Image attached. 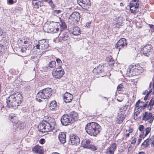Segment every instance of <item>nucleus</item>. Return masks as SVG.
Masks as SVG:
<instances>
[{
	"mask_svg": "<svg viewBox=\"0 0 154 154\" xmlns=\"http://www.w3.org/2000/svg\"><path fill=\"white\" fill-rule=\"evenodd\" d=\"M56 122L54 119H51L48 122L42 121L38 125V130L41 132H45L51 131L54 128Z\"/></svg>",
	"mask_w": 154,
	"mask_h": 154,
	"instance_id": "obj_1",
	"label": "nucleus"
},
{
	"mask_svg": "<svg viewBox=\"0 0 154 154\" xmlns=\"http://www.w3.org/2000/svg\"><path fill=\"white\" fill-rule=\"evenodd\" d=\"M86 132L89 134L94 136H96L101 130L100 125L97 123L91 122L88 123L85 126Z\"/></svg>",
	"mask_w": 154,
	"mask_h": 154,
	"instance_id": "obj_2",
	"label": "nucleus"
},
{
	"mask_svg": "<svg viewBox=\"0 0 154 154\" xmlns=\"http://www.w3.org/2000/svg\"><path fill=\"white\" fill-rule=\"evenodd\" d=\"M52 89L47 88L40 91L37 94L36 100L39 102L42 101V99H44L50 97L51 95Z\"/></svg>",
	"mask_w": 154,
	"mask_h": 154,
	"instance_id": "obj_3",
	"label": "nucleus"
},
{
	"mask_svg": "<svg viewBox=\"0 0 154 154\" xmlns=\"http://www.w3.org/2000/svg\"><path fill=\"white\" fill-rule=\"evenodd\" d=\"M143 68L138 64L130 65L127 71V74L131 76L138 75L142 73Z\"/></svg>",
	"mask_w": 154,
	"mask_h": 154,
	"instance_id": "obj_4",
	"label": "nucleus"
},
{
	"mask_svg": "<svg viewBox=\"0 0 154 154\" xmlns=\"http://www.w3.org/2000/svg\"><path fill=\"white\" fill-rule=\"evenodd\" d=\"M38 43V44H34V46L37 49L42 50V54L50 50L48 40L43 39L39 40Z\"/></svg>",
	"mask_w": 154,
	"mask_h": 154,
	"instance_id": "obj_5",
	"label": "nucleus"
},
{
	"mask_svg": "<svg viewBox=\"0 0 154 154\" xmlns=\"http://www.w3.org/2000/svg\"><path fill=\"white\" fill-rule=\"evenodd\" d=\"M43 29L45 32L48 33H56L59 30L58 26L53 22L45 24Z\"/></svg>",
	"mask_w": 154,
	"mask_h": 154,
	"instance_id": "obj_6",
	"label": "nucleus"
},
{
	"mask_svg": "<svg viewBox=\"0 0 154 154\" xmlns=\"http://www.w3.org/2000/svg\"><path fill=\"white\" fill-rule=\"evenodd\" d=\"M80 15L79 13L77 12H74L71 14L68 18L69 23L74 25L76 24L79 20Z\"/></svg>",
	"mask_w": 154,
	"mask_h": 154,
	"instance_id": "obj_7",
	"label": "nucleus"
},
{
	"mask_svg": "<svg viewBox=\"0 0 154 154\" xmlns=\"http://www.w3.org/2000/svg\"><path fill=\"white\" fill-rule=\"evenodd\" d=\"M64 73L63 69L61 66L55 68L52 71V74L53 77L57 79H60L63 76Z\"/></svg>",
	"mask_w": 154,
	"mask_h": 154,
	"instance_id": "obj_8",
	"label": "nucleus"
},
{
	"mask_svg": "<svg viewBox=\"0 0 154 154\" xmlns=\"http://www.w3.org/2000/svg\"><path fill=\"white\" fill-rule=\"evenodd\" d=\"M81 145L84 148L90 149L93 151H95L97 149L96 147L91 144L89 140H83L82 142Z\"/></svg>",
	"mask_w": 154,
	"mask_h": 154,
	"instance_id": "obj_9",
	"label": "nucleus"
},
{
	"mask_svg": "<svg viewBox=\"0 0 154 154\" xmlns=\"http://www.w3.org/2000/svg\"><path fill=\"white\" fill-rule=\"evenodd\" d=\"M127 43L126 39L122 38L120 39L115 45L116 49H119V51L123 48H125L127 46Z\"/></svg>",
	"mask_w": 154,
	"mask_h": 154,
	"instance_id": "obj_10",
	"label": "nucleus"
},
{
	"mask_svg": "<svg viewBox=\"0 0 154 154\" xmlns=\"http://www.w3.org/2000/svg\"><path fill=\"white\" fill-rule=\"evenodd\" d=\"M152 48V47L151 45H146L141 49V53L146 56L149 57V53Z\"/></svg>",
	"mask_w": 154,
	"mask_h": 154,
	"instance_id": "obj_11",
	"label": "nucleus"
},
{
	"mask_svg": "<svg viewBox=\"0 0 154 154\" xmlns=\"http://www.w3.org/2000/svg\"><path fill=\"white\" fill-rule=\"evenodd\" d=\"M15 97L14 96V94L10 95L7 99V105L9 107H15L17 106V104L15 102Z\"/></svg>",
	"mask_w": 154,
	"mask_h": 154,
	"instance_id": "obj_12",
	"label": "nucleus"
},
{
	"mask_svg": "<svg viewBox=\"0 0 154 154\" xmlns=\"http://www.w3.org/2000/svg\"><path fill=\"white\" fill-rule=\"evenodd\" d=\"M154 119V116H152V114L151 112L147 113L145 112L143 114L142 120L144 121H148V122L152 123Z\"/></svg>",
	"mask_w": 154,
	"mask_h": 154,
	"instance_id": "obj_13",
	"label": "nucleus"
},
{
	"mask_svg": "<svg viewBox=\"0 0 154 154\" xmlns=\"http://www.w3.org/2000/svg\"><path fill=\"white\" fill-rule=\"evenodd\" d=\"M69 141L71 144L76 145L79 143L80 140L78 136L75 134H72L70 135Z\"/></svg>",
	"mask_w": 154,
	"mask_h": 154,
	"instance_id": "obj_14",
	"label": "nucleus"
},
{
	"mask_svg": "<svg viewBox=\"0 0 154 154\" xmlns=\"http://www.w3.org/2000/svg\"><path fill=\"white\" fill-rule=\"evenodd\" d=\"M61 121L62 125H66L69 124L72 122L71 118L69 114L64 115L61 118Z\"/></svg>",
	"mask_w": 154,
	"mask_h": 154,
	"instance_id": "obj_15",
	"label": "nucleus"
},
{
	"mask_svg": "<svg viewBox=\"0 0 154 154\" xmlns=\"http://www.w3.org/2000/svg\"><path fill=\"white\" fill-rule=\"evenodd\" d=\"M77 2L84 9L89 8L91 5V2L89 0H77Z\"/></svg>",
	"mask_w": 154,
	"mask_h": 154,
	"instance_id": "obj_16",
	"label": "nucleus"
},
{
	"mask_svg": "<svg viewBox=\"0 0 154 154\" xmlns=\"http://www.w3.org/2000/svg\"><path fill=\"white\" fill-rule=\"evenodd\" d=\"M14 96L15 97V102L17 104V106H19L22 102L23 98L21 94L20 93H16L14 94Z\"/></svg>",
	"mask_w": 154,
	"mask_h": 154,
	"instance_id": "obj_17",
	"label": "nucleus"
},
{
	"mask_svg": "<svg viewBox=\"0 0 154 154\" xmlns=\"http://www.w3.org/2000/svg\"><path fill=\"white\" fill-rule=\"evenodd\" d=\"M32 151L35 154H43V148L38 145H36L32 149Z\"/></svg>",
	"mask_w": 154,
	"mask_h": 154,
	"instance_id": "obj_18",
	"label": "nucleus"
},
{
	"mask_svg": "<svg viewBox=\"0 0 154 154\" xmlns=\"http://www.w3.org/2000/svg\"><path fill=\"white\" fill-rule=\"evenodd\" d=\"M116 144L114 143L110 146L109 149L107 150L106 154H114L116 149Z\"/></svg>",
	"mask_w": 154,
	"mask_h": 154,
	"instance_id": "obj_19",
	"label": "nucleus"
},
{
	"mask_svg": "<svg viewBox=\"0 0 154 154\" xmlns=\"http://www.w3.org/2000/svg\"><path fill=\"white\" fill-rule=\"evenodd\" d=\"M103 66L99 65L94 69L93 72L95 74H99L101 73L103 71Z\"/></svg>",
	"mask_w": 154,
	"mask_h": 154,
	"instance_id": "obj_20",
	"label": "nucleus"
},
{
	"mask_svg": "<svg viewBox=\"0 0 154 154\" xmlns=\"http://www.w3.org/2000/svg\"><path fill=\"white\" fill-rule=\"evenodd\" d=\"M58 138L60 142L62 143H64L66 141V137L65 133L63 132H60L58 135Z\"/></svg>",
	"mask_w": 154,
	"mask_h": 154,
	"instance_id": "obj_21",
	"label": "nucleus"
},
{
	"mask_svg": "<svg viewBox=\"0 0 154 154\" xmlns=\"http://www.w3.org/2000/svg\"><path fill=\"white\" fill-rule=\"evenodd\" d=\"M73 98L72 95L69 93H66L64 95L63 99L66 103H69L71 101Z\"/></svg>",
	"mask_w": 154,
	"mask_h": 154,
	"instance_id": "obj_22",
	"label": "nucleus"
},
{
	"mask_svg": "<svg viewBox=\"0 0 154 154\" xmlns=\"http://www.w3.org/2000/svg\"><path fill=\"white\" fill-rule=\"evenodd\" d=\"M70 33L74 35H78L81 33L79 27L75 26L73 27L72 29L71 30Z\"/></svg>",
	"mask_w": 154,
	"mask_h": 154,
	"instance_id": "obj_23",
	"label": "nucleus"
},
{
	"mask_svg": "<svg viewBox=\"0 0 154 154\" xmlns=\"http://www.w3.org/2000/svg\"><path fill=\"white\" fill-rule=\"evenodd\" d=\"M32 4L33 5L34 8H38L39 7L43 6V2L39 1L33 0L32 2Z\"/></svg>",
	"mask_w": 154,
	"mask_h": 154,
	"instance_id": "obj_24",
	"label": "nucleus"
},
{
	"mask_svg": "<svg viewBox=\"0 0 154 154\" xmlns=\"http://www.w3.org/2000/svg\"><path fill=\"white\" fill-rule=\"evenodd\" d=\"M69 115L71 118L72 121L76 120L78 118V114L74 111L71 112Z\"/></svg>",
	"mask_w": 154,
	"mask_h": 154,
	"instance_id": "obj_25",
	"label": "nucleus"
},
{
	"mask_svg": "<svg viewBox=\"0 0 154 154\" xmlns=\"http://www.w3.org/2000/svg\"><path fill=\"white\" fill-rule=\"evenodd\" d=\"M125 118V116L123 114L119 115L116 118L117 122L119 124L122 123Z\"/></svg>",
	"mask_w": 154,
	"mask_h": 154,
	"instance_id": "obj_26",
	"label": "nucleus"
},
{
	"mask_svg": "<svg viewBox=\"0 0 154 154\" xmlns=\"http://www.w3.org/2000/svg\"><path fill=\"white\" fill-rule=\"evenodd\" d=\"M106 60L109 66H112L114 65V61L111 56H110L107 58Z\"/></svg>",
	"mask_w": 154,
	"mask_h": 154,
	"instance_id": "obj_27",
	"label": "nucleus"
},
{
	"mask_svg": "<svg viewBox=\"0 0 154 154\" xmlns=\"http://www.w3.org/2000/svg\"><path fill=\"white\" fill-rule=\"evenodd\" d=\"M56 107L57 103L54 100L52 101L49 106L50 109L51 110L54 109Z\"/></svg>",
	"mask_w": 154,
	"mask_h": 154,
	"instance_id": "obj_28",
	"label": "nucleus"
},
{
	"mask_svg": "<svg viewBox=\"0 0 154 154\" xmlns=\"http://www.w3.org/2000/svg\"><path fill=\"white\" fill-rule=\"evenodd\" d=\"M69 38V36L67 33L65 32L62 35L60 36V39L63 41L67 40Z\"/></svg>",
	"mask_w": 154,
	"mask_h": 154,
	"instance_id": "obj_29",
	"label": "nucleus"
},
{
	"mask_svg": "<svg viewBox=\"0 0 154 154\" xmlns=\"http://www.w3.org/2000/svg\"><path fill=\"white\" fill-rule=\"evenodd\" d=\"M17 129L18 130H21L23 129L24 127V125L23 123L21 122H19L17 125H15Z\"/></svg>",
	"mask_w": 154,
	"mask_h": 154,
	"instance_id": "obj_30",
	"label": "nucleus"
},
{
	"mask_svg": "<svg viewBox=\"0 0 154 154\" xmlns=\"http://www.w3.org/2000/svg\"><path fill=\"white\" fill-rule=\"evenodd\" d=\"M138 8V7H137V6L133 7L131 6V5H130V9L131 12L134 14H135L136 13V10Z\"/></svg>",
	"mask_w": 154,
	"mask_h": 154,
	"instance_id": "obj_31",
	"label": "nucleus"
},
{
	"mask_svg": "<svg viewBox=\"0 0 154 154\" xmlns=\"http://www.w3.org/2000/svg\"><path fill=\"white\" fill-rule=\"evenodd\" d=\"M149 139H146L144 141V142L142 143L141 146L144 145L146 147L148 146L149 145Z\"/></svg>",
	"mask_w": 154,
	"mask_h": 154,
	"instance_id": "obj_32",
	"label": "nucleus"
},
{
	"mask_svg": "<svg viewBox=\"0 0 154 154\" xmlns=\"http://www.w3.org/2000/svg\"><path fill=\"white\" fill-rule=\"evenodd\" d=\"M138 0H132V1L130 2V4L132 6L133 4H135L136 5V6L137 7L139 6L138 4Z\"/></svg>",
	"mask_w": 154,
	"mask_h": 154,
	"instance_id": "obj_33",
	"label": "nucleus"
},
{
	"mask_svg": "<svg viewBox=\"0 0 154 154\" xmlns=\"http://www.w3.org/2000/svg\"><path fill=\"white\" fill-rule=\"evenodd\" d=\"M56 62L54 61H52L49 63V66L51 68H53L55 67L56 65Z\"/></svg>",
	"mask_w": 154,
	"mask_h": 154,
	"instance_id": "obj_34",
	"label": "nucleus"
},
{
	"mask_svg": "<svg viewBox=\"0 0 154 154\" xmlns=\"http://www.w3.org/2000/svg\"><path fill=\"white\" fill-rule=\"evenodd\" d=\"M11 121L13 123L17 125L19 121H18V119L17 117H14L13 119H11Z\"/></svg>",
	"mask_w": 154,
	"mask_h": 154,
	"instance_id": "obj_35",
	"label": "nucleus"
},
{
	"mask_svg": "<svg viewBox=\"0 0 154 154\" xmlns=\"http://www.w3.org/2000/svg\"><path fill=\"white\" fill-rule=\"evenodd\" d=\"M151 128L149 127H147L145 129L146 133L144 134L145 136H146L150 132Z\"/></svg>",
	"mask_w": 154,
	"mask_h": 154,
	"instance_id": "obj_36",
	"label": "nucleus"
},
{
	"mask_svg": "<svg viewBox=\"0 0 154 154\" xmlns=\"http://www.w3.org/2000/svg\"><path fill=\"white\" fill-rule=\"evenodd\" d=\"M60 26L62 27L63 29H65L66 28V25L65 23L64 22H62L61 24H60Z\"/></svg>",
	"mask_w": 154,
	"mask_h": 154,
	"instance_id": "obj_37",
	"label": "nucleus"
},
{
	"mask_svg": "<svg viewBox=\"0 0 154 154\" xmlns=\"http://www.w3.org/2000/svg\"><path fill=\"white\" fill-rule=\"evenodd\" d=\"M123 88L121 84L119 85L117 87V90L118 91H121L122 90Z\"/></svg>",
	"mask_w": 154,
	"mask_h": 154,
	"instance_id": "obj_38",
	"label": "nucleus"
},
{
	"mask_svg": "<svg viewBox=\"0 0 154 154\" xmlns=\"http://www.w3.org/2000/svg\"><path fill=\"white\" fill-rule=\"evenodd\" d=\"M5 33H3L2 30L0 29V37L2 38H4L5 36Z\"/></svg>",
	"mask_w": 154,
	"mask_h": 154,
	"instance_id": "obj_39",
	"label": "nucleus"
},
{
	"mask_svg": "<svg viewBox=\"0 0 154 154\" xmlns=\"http://www.w3.org/2000/svg\"><path fill=\"white\" fill-rule=\"evenodd\" d=\"M56 60L57 63L60 66H61V65L62 64V62L61 60L59 58H57L56 59Z\"/></svg>",
	"mask_w": 154,
	"mask_h": 154,
	"instance_id": "obj_40",
	"label": "nucleus"
},
{
	"mask_svg": "<svg viewBox=\"0 0 154 154\" xmlns=\"http://www.w3.org/2000/svg\"><path fill=\"white\" fill-rule=\"evenodd\" d=\"M54 13L55 15H57L61 12V11L60 10H55L54 11Z\"/></svg>",
	"mask_w": 154,
	"mask_h": 154,
	"instance_id": "obj_41",
	"label": "nucleus"
},
{
	"mask_svg": "<svg viewBox=\"0 0 154 154\" xmlns=\"http://www.w3.org/2000/svg\"><path fill=\"white\" fill-rule=\"evenodd\" d=\"M143 129H144V126H143V125H140V126H139V130L140 131H141V132L144 131H143Z\"/></svg>",
	"mask_w": 154,
	"mask_h": 154,
	"instance_id": "obj_42",
	"label": "nucleus"
},
{
	"mask_svg": "<svg viewBox=\"0 0 154 154\" xmlns=\"http://www.w3.org/2000/svg\"><path fill=\"white\" fill-rule=\"evenodd\" d=\"M45 140L43 138L41 139L39 141V143L41 144H43L45 143Z\"/></svg>",
	"mask_w": 154,
	"mask_h": 154,
	"instance_id": "obj_43",
	"label": "nucleus"
},
{
	"mask_svg": "<svg viewBox=\"0 0 154 154\" xmlns=\"http://www.w3.org/2000/svg\"><path fill=\"white\" fill-rule=\"evenodd\" d=\"M43 1L48 2L49 4H51L53 3L52 0H43Z\"/></svg>",
	"mask_w": 154,
	"mask_h": 154,
	"instance_id": "obj_44",
	"label": "nucleus"
},
{
	"mask_svg": "<svg viewBox=\"0 0 154 154\" xmlns=\"http://www.w3.org/2000/svg\"><path fill=\"white\" fill-rule=\"evenodd\" d=\"M10 116L11 118V119H13V118L14 117H16L15 115L14 114H11L10 115Z\"/></svg>",
	"mask_w": 154,
	"mask_h": 154,
	"instance_id": "obj_45",
	"label": "nucleus"
},
{
	"mask_svg": "<svg viewBox=\"0 0 154 154\" xmlns=\"http://www.w3.org/2000/svg\"><path fill=\"white\" fill-rule=\"evenodd\" d=\"M140 113V112L139 111H136L134 113V118H135V116L137 117L138 115Z\"/></svg>",
	"mask_w": 154,
	"mask_h": 154,
	"instance_id": "obj_46",
	"label": "nucleus"
},
{
	"mask_svg": "<svg viewBox=\"0 0 154 154\" xmlns=\"http://www.w3.org/2000/svg\"><path fill=\"white\" fill-rule=\"evenodd\" d=\"M26 48H22L21 49L20 51L22 53H24L26 52Z\"/></svg>",
	"mask_w": 154,
	"mask_h": 154,
	"instance_id": "obj_47",
	"label": "nucleus"
},
{
	"mask_svg": "<svg viewBox=\"0 0 154 154\" xmlns=\"http://www.w3.org/2000/svg\"><path fill=\"white\" fill-rule=\"evenodd\" d=\"M136 141V139L134 138L131 141V143L134 144L135 143Z\"/></svg>",
	"mask_w": 154,
	"mask_h": 154,
	"instance_id": "obj_48",
	"label": "nucleus"
},
{
	"mask_svg": "<svg viewBox=\"0 0 154 154\" xmlns=\"http://www.w3.org/2000/svg\"><path fill=\"white\" fill-rule=\"evenodd\" d=\"M140 100H138V101L136 102V107H137L139 106V103H140Z\"/></svg>",
	"mask_w": 154,
	"mask_h": 154,
	"instance_id": "obj_49",
	"label": "nucleus"
},
{
	"mask_svg": "<svg viewBox=\"0 0 154 154\" xmlns=\"http://www.w3.org/2000/svg\"><path fill=\"white\" fill-rule=\"evenodd\" d=\"M116 23L117 24H119V26H122V21L121 20H120V21H119V22L117 21V23Z\"/></svg>",
	"mask_w": 154,
	"mask_h": 154,
	"instance_id": "obj_50",
	"label": "nucleus"
},
{
	"mask_svg": "<svg viewBox=\"0 0 154 154\" xmlns=\"http://www.w3.org/2000/svg\"><path fill=\"white\" fill-rule=\"evenodd\" d=\"M24 44H27V45H26V46H29V44L28 43V41H25L24 42Z\"/></svg>",
	"mask_w": 154,
	"mask_h": 154,
	"instance_id": "obj_51",
	"label": "nucleus"
},
{
	"mask_svg": "<svg viewBox=\"0 0 154 154\" xmlns=\"http://www.w3.org/2000/svg\"><path fill=\"white\" fill-rule=\"evenodd\" d=\"M8 2L10 4H12L13 3V0H9Z\"/></svg>",
	"mask_w": 154,
	"mask_h": 154,
	"instance_id": "obj_52",
	"label": "nucleus"
},
{
	"mask_svg": "<svg viewBox=\"0 0 154 154\" xmlns=\"http://www.w3.org/2000/svg\"><path fill=\"white\" fill-rule=\"evenodd\" d=\"M150 27L154 30V25H151L150 26Z\"/></svg>",
	"mask_w": 154,
	"mask_h": 154,
	"instance_id": "obj_53",
	"label": "nucleus"
},
{
	"mask_svg": "<svg viewBox=\"0 0 154 154\" xmlns=\"http://www.w3.org/2000/svg\"><path fill=\"white\" fill-rule=\"evenodd\" d=\"M141 140L142 139L141 138L139 139L138 140V144H139L140 143Z\"/></svg>",
	"mask_w": 154,
	"mask_h": 154,
	"instance_id": "obj_54",
	"label": "nucleus"
},
{
	"mask_svg": "<svg viewBox=\"0 0 154 154\" xmlns=\"http://www.w3.org/2000/svg\"><path fill=\"white\" fill-rule=\"evenodd\" d=\"M129 133H131L132 132V129H129L128 130Z\"/></svg>",
	"mask_w": 154,
	"mask_h": 154,
	"instance_id": "obj_55",
	"label": "nucleus"
},
{
	"mask_svg": "<svg viewBox=\"0 0 154 154\" xmlns=\"http://www.w3.org/2000/svg\"><path fill=\"white\" fill-rule=\"evenodd\" d=\"M130 135V134H129V133H127L126 134H125V136L126 137H129Z\"/></svg>",
	"mask_w": 154,
	"mask_h": 154,
	"instance_id": "obj_56",
	"label": "nucleus"
},
{
	"mask_svg": "<svg viewBox=\"0 0 154 154\" xmlns=\"http://www.w3.org/2000/svg\"><path fill=\"white\" fill-rule=\"evenodd\" d=\"M2 45H0V53L2 51Z\"/></svg>",
	"mask_w": 154,
	"mask_h": 154,
	"instance_id": "obj_57",
	"label": "nucleus"
},
{
	"mask_svg": "<svg viewBox=\"0 0 154 154\" xmlns=\"http://www.w3.org/2000/svg\"><path fill=\"white\" fill-rule=\"evenodd\" d=\"M117 100L118 101H119V102H121L122 101L123 99H121V100H119V99L118 98H117Z\"/></svg>",
	"mask_w": 154,
	"mask_h": 154,
	"instance_id": "obj_58",
	"label": "nucleus"
},
{
	"mask_svg": "<svg viewBox=\"0 0 154 154\" xmlns=\"http://www.w3.org/2000/svg\"><path fill=\"white\" fill-rule=\"evenodd\" d=\"M138 154H145V153L144 152H139Z\"/></svg>",
	"mask_w": 154,
	"mask_h": 154,
	"instance_id": "obj_59",
	"label": "nucleus"
},
{
	"mask_svg": "<svg viewBox=\"0 0 154 154\" xmlns=\"http://www.w3.org/2000/svg\"><path fill=\"white\" fill-rule=\"evenodd\" d=\"M147 103H148V102H147L144 105V107H146L147 105Z\"/></svg>",
	"mask_w": 154,
	"mask_h": 154,
	"instance_id": "obj_60",
	"label": "nucleus"
},
{
	"mask_svg": "<svg viewBox=\"0 0 154 154\" xmlns=\"http://www.w3.org/2000/svg\"><path fill=\"white\" fill-rule=\"evenodd\" d=\"M147 97L146 96H145L144 97V100H146L147 99Z\"/></svg>",
	"mask_w": 154,
	"mask_h": 154,
	"instance_id": "obj_61",
	"label": "nucleus"
},
{
	"mask_svg": "<svg viewBox=\"0 0 154 154\" xmlns=\"http://www.w3.org/2000/svg\"><path fill=\"white\" fill-rule=\"evenodd\" d=\"M120 5L121 6H123V3H120Z\"/></svg>",
	"mask_w": 154,
	"mask_h": 154,
	"instance_id": "obj_62",
	"label": "nucleus"
},
{
	"mask_svg": "<svg viewBox=\"0 0 154 154\" xmlns=\"http://www.w3.org/2000/svg\"><path fill=\"white\" fill-rule=\"evenodd\" d=\"M152 144L153 145V146H154V140L152 142Z\"/></svg>",
	"mask_w": 154,
	"mask_h": 154,
	"instance_id": "obj_63",
	"label": "nucleus"
},
{
	"mask_svg": "<svg viewBox=\"0 0 154 154\" xmlns=\"http://www.w3.org/2000/svg\"><path fill=\"white\" fill-rule=\"evenodd\" d=\"M153 88H154V82H153Z\"/></svg>",
	"mask_w": 154,
	"mask_h": 154,
	"instance_id": "obj_64",
	"label": "nucleus"
}]
</instances>
